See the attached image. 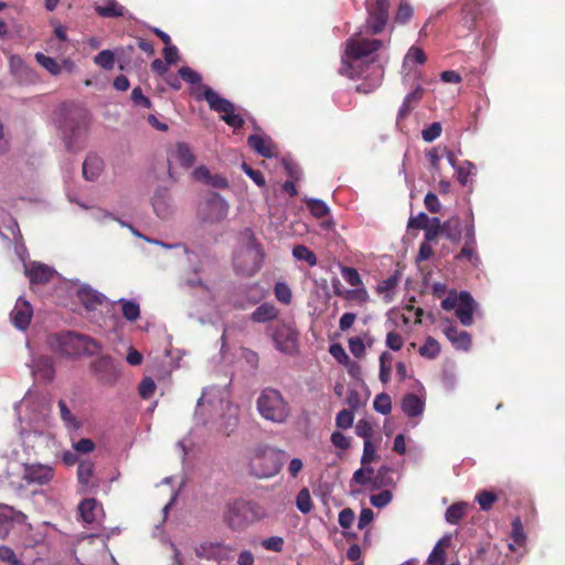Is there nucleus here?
<instances>
[{
	"instance_id": "f257e3e1",
	"label": "nucleus",
	"mask_w": 565,
	"mask_h": 565,
	"mask_svg": "<svg viewBox=\"0 0 565 565\" xmlns=\"http://www.w3.org/2000/svg\"><path fill=\"white\" fill-rule=\"evenodd\" d=\"M365 24L344 43L339 73L350 78L363 76L364 66L374 64V54L384 45L381 40L369 35L383 31L387 23L390 0H366Z\"/></svg>"
},
{
	"instance_id": "f03ea898",
	"label": "nucleus",
	"mask_w": 565,
	"mask_h": 565,
	"mask_svg": "<svg viewBox=\"0 0 565 565\" xmlns=\"http://www.w3.org/2000/svg\"><path fill=\"white\" fill-rule=\"evenodd\" d=\"M215 429L231 435L237 427L239 422L238 406L228 401V392L224 387L210 386L203 390L201 397L198 399L194 418L200 425H214Z\"/></svg>"
},
{
	"instance_id": "7ed1b4c3",
	"label": "nucleus",
	"mask_w": 565,
	"mask_h": 565,
	"mask_svg": "<svg viewBox=\"0 0 565 565\" xmlns=\"http://www.w3.org/2000/svg\"><path fill=\"white\" fill-rule=\"evenodd\" d=\"M56 126L66 149L73 151L86 131L87 113L77 106H65L58 110Z\"/></svg>"
},
{
	"instance_id": "20e7f679",
	"label": "nucleus",
	"mask_w": 565,
	"mask_h": 565,
	"mask_svg": "<svg viewBox=\"0 0 565 565\" xmlns=\"http://www.w3.org/2000/svg\"><path fill=\"white\" fill-rule=\"evenodd\" d=\"M50 348L67 358L95 355L100 345L92 338L72 331L54 333L49 337Z\"/></svg>"
},
{
	"instance_id": "39448f33",
	"label": "nucleus",
	"mask_w": 565,
	"mask_h": 565,
	"mask_svg": "<svg viewBox=\"0 0 565 565\" xmlns=\"http://www.w3.org/2000/svg\"><path fill=\"white\" fill-rule=\"evenodd\" d=\"M259 416L273 424H285L291 416V406L284 394L274 387H265L256 399Z\"/></svg>"
},
{
	"instance_id": "423d86ee",
	"label": "nucleus",
	"mask_w": 565,
	"mask_h": 565,
	"mask_svg": "<svg viewBox=\"0 0 565 565\" xmlns=\"http://www.w3.org/2000/svg\"><path fill=\"white\" fill-rule=\"evenodd\" d=\"M284 450L268 445H257L249 454V472L258 479H267L276 476L282 467Z\"/></svg>"
},
{
	"instance_id": "0eeeda50",
	"label": "nucleus",
	"mask_w": 565,
	"mask_h": 565,
	"mask_svg": "<svg viewBox=\"0 0 565 565\" xmlns=\"http://www.w3.org/2000/svg\"><path fill=\"white\" fill-rule=\"evenodd\" d=\"M242 235L246 243L234 255V268L243 276H253L262 267L264 252L250 228H245Z\"/></svg>"
},
{
	"instance_id": "6e6552de",
	"label": "nucleus",
	"mask_w": 565,
	"mask_h": 565,
	"mask_svg": "<svg viewBox=\"0 0 565 565\" xmlns=\"http://www.w3.org/2000/svg\"><path fill=\"white\" fill-rule=\"evenodd\" d=\"M74 561L77 565H107V562L115 563L114 556L109 553L105 539L89 535L81 540L74 550Z\"/></svg>"
},
{
	"instance_id": "1a4fd4ad",
	"label": "nucleus",
	"mask_w": 565,
	"mask_h": 565,
	"mask_svg": "<svg viewBox=\"0 0 565 565\" xmlns=\"http://www.w3.org/2000/svg\"><path fill=\"white\" fill-rule=\"evenodd\" d=\"M441 308L446 311L455 310V315L460 323L469 327L473 323V315L478 311L479 305L470 292L450 290L441 301Z\"/></svg>"
},
{
	"instance_id": "9d476101",
	"label": "nucleus",
	"mask_w": 565,
	"mask_h": 565,
	"mask_svg": "<svg viewBox=\"0 0 565 565\" xmlns=\"http://www.w3.org/2000/svg\"><path fill=\"white\" fill-rule=\"evenodd\" d=\"M263 515L257 503L236 500L226 508L224 520L232 530H243Z\"/></svg>"
},
{
	"instance_id": "9b49d317",
	"label": "nucleus",
	"mask_w": 565,
	"mask_h": 565,
	"mask_svg": "<svg viewBox=\"0 0 565 565\" xmlns=\"http://www.w3.org/2000/svg\"><path fill=\"white\" fill-rule=\"evenodd\" d=\"M203 96L210 108L220 113L222 120L228 126L235 129L243 126L244 119L241 114L236 113L235 105L232 102L221 97L215 90L206 86L203 87Z\"/></svg>"
},
{
	"instance_id": "f8f14e48",
	"label": "nucleus",
	"mask_w": 565,
	"mask_h": 565,
	"mask_svg": "<svg viewBox=\"0 0 565 565\" xmlns=\"http://www.w3.org/2000/svg\"><path fill=\"white\" fill-rule=\"evenodd\" d=\"M230 204L220 194L213 193L210 198L200 203L198 218L202 223H220L228 215Z\"/></svg>"
},
{
	"instance_id": "ddd939ff",
	"label": "nucleus",
	"mask_w": 565,
	"mask_h": 565,
	"mask_svg": "<svg viewBox=\"0 0 565 565\" xmlns=\"http://www.w3.org/2000/svg\"><path fill=\"white\" fill-rule=\"evenodd\" d=\"M234 551L233 546L220 542H203L194 548L199 558L217 563L232 561Z\"/></svg>"
},
{
	"instance_id": "4468645a",
	"label": "nucleus",
	"mask_w": 565,
	"mask_h": 565,
	"mask_svg": "<svg viewBox=\"0 0 565 565\" xmlns=\"http://www.w3.org/2000/svg\"><path fill=\"white\" fill-rule=\"evenodd\" d=\"M54 476V470L49 465L29 463L23 468V480L26 484L44 486L47 484Z\"/></svg>"
},
{
	"instance_id": "2eb2a0df",
	"label": "nucleus",
	"mask_w": 565,
	"mask_h": 565,
	"mask_svg": "<svg viewBox=\"0 0 565 565\" xmlns=\"http://www.w3.org/2000/svg\"><path fill=\"white\" fill-rule=\"evenodd\" d=\"M22 408H31V414L29 415L28 419L31 422H38L46 415L49 405L44 398L28 393L23 399L15 405V411L19 418L21 417Z\"/></svg>"
},
{
	"instance_id": "dca6fc26",
	"label": "nucleus",
	"mask_w": 565,
	"mask_h": 565,
	"mask_svg": "<svg viewBox=\"0 0 565 565\" xmlns=\"http://www.w3.org/2000/svg\"><path fill=\"white\" fill-rule=\"evenodd\" d=\"M153 212L161 220H168L174 212L171 194L167 188H159L151 199Z\"/></svg>"
},
{
	"instance_id": "f3484780",
	"label": "nucleus",
	"mask_w": 565,
	"mask_h": 565,
	"mask_svg": "<svg viewBox=\"0 0 565 565\" xmlns=\"http://www.w3.org/2000/svg\"><path fill=\"white\" fill-rule=\"evenodd\" d=\"M33 376L41 382H52L55 376L54 360L49 355H38L31 361Z\"/></svg>"
},
{
	"instance_id": "a211bd4d",
	"label": "nucleus",
	"mask_w": 565,
	"mask_h": 565,
	"mask_svg": "<svg viewBox=\"0 0 565 565\" xmlns=\"http://www.w3.org/2000/svg\"><path fill=\"white\" fill-rule=\"evenodd\" d=\"M33 316V309L29 301H26L24 298L19 297L14 308L12 309L10 313L11 321L13 326L19 330H26L31 318Z\"/></svg>"
},
{
	"instance_id": "6ab92c4d",
	"label": "nucleus",
	"mask_w": 565,
	"mask_h": 565,
	"mask_svg": "<svg viewBox=\"0 0 565 565\" xmlns=\"http://www.w3.org/2000/svg\"><path fill=\"white\" fill-rule=\"evenodd\" d=\"M78 512L83 522L90 525L100 523L104 518L103 507L93 498L84 499L78 505Z\"/></svg>"
},
{
	"instance_id": "aec40b11",
	"label": "nucleus",
	"mask_w": 565,
	"mask_h": 565,
	"mask_svg": "<svg viewBox=\"0 0 565 565\" xmlns=\"http://www.w3.org/2000/svg\"><path fill=\"white\" fill-rule=\"evenodd\" d=\"M93 371L104 383H113L117 377L118 370L110 356H100L92 364Z\"/></svg>"
},
{
	"instance_id": "412c9836",
	"label": "nucleus",
	"mask_w": 565,
	"mask_h": 565,
	"mask_svg": "<svg viewBox=\"0 0 565 565\" xmlns=\"http://www.w3.org/2000/svg\"><path fill=\"white\" fill-rule=\"evenodd\" d=\"M24 269L31 284H45L56 274L54 268L38 262L25 264Z\"/></svg>"
},
{
	"instance_id": "4be33fe9",
	"label": "nucleus",
	"mask_w": 565,
	"mask_h": 565,
	"mask_svg": "<svg viewBox=\"0 0 565 565\" xmlns=\"http://www.w3.org/2000/svg\"><path fill=\"white\" fill-rule=\"evenodd\" d=\"M248 146L258 154L265 158H273L276 156V145L271 138L264 134L250 135L247 139Z\"/></svg>"
},
{
	"instance_id": "5701e85b",
	"label": "nucleus",
	"mask_w": 565,
	"mask_h": 565,
	"mask_svg": "<svg viewBox=\"0 0 565 565\" xmlns=\"http://www.w3.org/2000/svg\"><path fill=\"white\" fill-rule=\"evenodd\" d=\"M169 159L175 160L183 168H190L195 162V156L191 146L186 142L179 141L168 152Z\"/></svg>"
},
{
	"instance_id": "b1692460",
	"label": "nucleus",
	"mask_w": 565,
	"mask_h": 565,
	"mask_svg": "<svg viewBox=\"0 0 565 565\" xmlns=\"http://www.w3.org/2000/svg\"><path fill=\"white\" fill-rule=\"evenodd\" d=\"M94 463L89 460H82L77 468V478L83 492H92L98 487V483L93 482Z\"/></svg>"
},
{
	"instance_id": "393cba45",
	"label": "nucleus",
	"mask_w": 565,
	"mask_h": 565,
	"mask_svg": "<svg viewBox=\"0 0 565 565\" xmlns=\"http://www.w3.org/2000/svg\"><path fill=\"white\" fill-rule=\"evenodd\" d=\"M276 348L281 352H290L296 344L297 334L290 329L282 327L273 334Z\"/></svg>"
},
{
	"instance_id": "a878e982",
	"label": "nucleus",
	"mask_w": 565,
	"mask_h": 565,
	"mask_svg": "<svg viewBox=\"0 0 565 565\" xmlns=\"http://www.w3.org/2000/svg\"><path fill=\"white\" fill-rule=\"evenodd\" d=\"M445 335L457 350L468 351L471 347V337L467 331H459L449 326L444 330Z\"/></svg>"
},
{
	"instance_id": "bb28decb",
	"label": "nucleus",
	"mask_w": 565,
	"mask_h": 565,
	"mask_svg": "<svg viewBox=\"0 0 565 565\" xmlns=\"http://www.w3.org/2000/svg\"><path fill=\"white\" fill-rule=\"evenodd\" d=\"M104 170V161L95 153H89L83 162V175L88 181L98 179Z\"/></svg>"
},
{
	"instance_id": "cd10ccee",
	"label": "nucleus",
	"mask_w": 565,
	"mask_h": 565,
	"mask_svg": "<svg viewBox=\"0 0 565 565\" xmlns=\"http://www.w3.org/2000/svg\"><path fill=\"white\" fill-rule=\"evenodd\" d=\"M279 310L275 305L264 302L258 306L250 315V319L257 323H266L278 317Z\"/></svg>"
},
{
	"instance_id": "c85d7f7f",
	"label": "nucleus",
	"mask_w": 565,
	"mask_h": 565,
	"mask_svg": "<svg viewBox=\"0 0 565 565\" xmlns=\"http://www.w3.org/2000/svg\"><path fill=\"white\" fill-rule=\"evenodd\" d=\"M425 402L415 394H407L402 399V409L408 417L422 416Z\"/></svg>"
},
{
	"instance_id": "c756f323",
	"label": "nucleus",
	"mask_w": 565,
	"mask_h": 565,
	"mask_svg": "<svg viewBox=\"0 0 565 565\" xmlns=\"http://www.w3.org/2000/svg\"><path fill=\"white\" fill-rule=\"evenodd\" d=\"M451 541V535L447 534L444 535L434 546L433 551L430 552L427 563L429 565H445L446 561V552L445 547L449 545Z\"/></svg>"
},
{
	"instance_id": "7c9ffc66",
	"label": "nucleus",
	"mask_w": 565,
	"mask_h": 565,
	"mask_svg": "<svg viewBox=\"0 0 565 565\" xmlns=\"http://www.w3.org/2000/svg\"><path fill=\"white\" fill-rule=\"evenodd\" d=\"M14 519L22 521L25 515L21 512H14L11 508L0 511V539H4L9 534Z\"/></svg>"
},
{
	"instance_id": "2f4dec72",
	"label": "nucleus",
	"mask_w": 565,
	"mask_h": 565,
	"mask_svg": "<svg viewBox=\"0 0 565 565\" xmlns=\"http://www.w3.org/2000/svg\"><path fill=\"white\" fill-rule=\"evenodd\" d=\"M95 11L103 18L122 17L125 8L116 0H105L95 6Z\"/></svg>"
},
{
	"instance_id": "473e14b6",
	"label": "nucleus",
	"mask_w": 565,
	"mask_h": 565,
	"mask_svg": "<svg viewBox=\"0 0 565 565\" xmlns=\"http://www.w3.org/2000/svg\"><path fill=\"white\" fill-rule=\"evenodd\" d=\"M78 298L81 302L89 310L95 309L97 305L103 303V301L105 300L104 295L89 287H83L82 289H79Z\"/></svg>"
},
{
	"instance_id": "72a5a7b5",
	"label": "nucleus",
	"mask_w": 565,
	"mask_h": 565,
	"mask_svg": "<svg viewBox=\"0 0 565 565\" xmlns=\"http://www.w3.org/2000/svg\"><path fill=\"white\" fill-rule=\"evenodd\" d=\"M60 416L64 426L68 431H77L82 427V423L77 417L70 411L66 403L63 399L58 401Z\"/></svg>"
},
{
	"instance_id": "f704fd0d",
	"label": "nucleus",
	"mask_w": 565,
	"mask_h": 565,
	"mask_svg": "<svg viewBox=\"0 0 565 565\" xmlns=\"http://www.w3.org/2000/svg\"><path fill=\"white\" fill-rule=\"evenodd\" d=\"M443 234L452 243H459L461 239V221L458 216H452L443 224Z\"/></svg>"
},
{
	"instance_id": "c9c22d12",
	"label": "nucleus",
	"mask_w": 565,
	"mask_h": 565,
	"mask_svg": "<svg viewBox=\"0 0 565 565\" xmlns=\"http://www.w3.org/2000/svg\"><path fill=\"white\" fill-rule=\"evenodd\" d=\"M457 172V180L461 185H467L470 181V178L473 177L477 172V168L475 163L471 161L465 160L461 163H459L458 168L456 169Z\"/></svg>"
},
{
	"instance_id": "e433bc0d",
	"label": "nucleus",
	"mask_w": 565,
	"mask_h": 565,
	"mask_svg": "<svg viewBox=\"0 0 565 565\" xmlns=\"http://www.w3.org/2000/svg\"><path fill=\"white\" fill-rule=\"evenodd\" d=\"M467 503L458 502L451 504L445 513V519L449 524H457L466 514Z\"/></svg>"
},
{
	"instance_id": "4c0bfd02",
	"label": "nucleus",
	"mask_w": 565,
	"mask_h": 565,
	"mask_svg": "<svg viewBox=\"0 0 565 565\" xmlns=\"http://www.w3.org/2000/svg\"><path fill=\"white\" fill-rule=\"evenodd\" d=\"M36 62L44 67L50 74L56 76L61 74L62 66L53 57L46 56L43 53L35 54Z\"/></svg>"
},
{
	"instance_id": "58836bf2",
	"label": "nucleus",
	"mask_w": 565,
	"mask_h": 565,
	"mask_svg": "<svg viewBox=\"0 0 565 565\" xmlns=\"http://www.w3.org/2000/svg\"><path fill=\"white\" fill-rule=\"evenodd\" d=\"M292 256L297 260L306 262L309 266L317 265V256L305 245H297L292 249Z\"/></svg>"
},
{
	"instance_id": "ea45409f",
	"label": "nucleus",
	"mask_w": 565,
	"mask_h": 565,
	"mask_svg": "<svg viewBox=\"0 0 565 565\" xmlns=\"http://www.w3.org/2000/svg\"><path fill=\"white\" fill-rule=\"evenodd\" d=\"M373 77L371 79V83H362L356 87L358 90L363 93H370L374 90L377 86L381 84V79L383 76V67L382 65H374L373 66Z\"/></svg>"
},
{
	"instance_id": "a19ab883",
	"label": "nucleus",
	"mask_w": 565,
	"mask_h": 565,
	"mask_svg": "<svg viewBox=\"0 0 565 565\" xmlns=\"http://www.w3.org/2000/svg\"><path fill=\"white\" fill-rule=\"evenodd\" d=\"M306 203L310 213L318 218L327 216L330 212L328 205L322 200L306 199Z\"/></svg>"
},
{
	"instance_id": "79ce46f5",
	"label": "nucleus",
	"mask_w": 565,
	"mask_h": 565,
	"mask_svg": "<svg viewBox=\"0 0 565 565\" xmlns=\"http://www.w3.org/2000/svg\"><path fill=\"white\" fill-rule=\"evenodd\" d=\"M440 353V345L434 338L428 337L419 348V354L427 359H435Z\"/></svg>"
},
{
	"instance_id": "37998d69",
	"label": "nucleus",
	"mask_w": 565,
	"mask_h": 565,
	"mask_svg": "<svg viewBox=\"0 0 565 565\" xmlns=\"http://www.w3.org/2000/svg\"><path fill=\"white\" fill-rule=\"evenodd\" d=\"M296 507L303 514H307L312 510L311 495L307 488H303L298 492L296 497Z\"/></svg>"
},
{
	"instance_id": "c03bdc74",
	"label": "nucleus",
	"mask_w": 565,
	"mask_h": 565,
	"mask_svg": "<svg viewBox=\"0 0 565 565\" xmlns=\"http://www.w3.org/2000/svg\"><path fill=\"white\" fill-rule=\"evenodd\" d=\"M122 316L129 320L135 321L140 316L139 305L134 300L120 299Z\"/></svg>"
},
{
	"instance_id": "a18cd8bd",
	"label": "nucleus",
	"mask_w": 565,
	"mask_h": 565,
	"mask_svg": "<svg viewBox=\"0 0 565 565\" xmlns=\"http://www.w3.org/2000/svg\"><path fill=\"white\" fill-rule=\"evenodd\" d=\"M477 244H469L465 243L463 247L461 248L460 253L456 256V259H463L466 258L469 260L473 266H478L480 264V258L476 250Z\"/></svg>"
},
{
	"instance_id": "49530a36",
	"label": "nucleus",
	"mask_w": 565,
	"mask_h": 565,
	"mask_svg": "<svg viewBox=\"0 0 565 565\" xmlns=\"http://www.w3.org/2000/svg\"><path fill=\"white\" fill-rule=\"evenodd\" d=\"M94 62L104 70H113L115 66V54L110 50H103L94 57Z\"/></svg>"
},
{
	"instance_id": "de8ad7c7",
	"label": "nucleus",
	"mask_w": 565,
	"mask_h": 565,
	"mask_svg": "<svg viewBox=\"0 0 565 565\" xmlns=\"http://www.w3.org/2000/svg\"><path fill=\"white\" fill-rule=\"evenodd\" d=\"M425 239L435 241L439 233H443V224L438 217H430L425 226Z\"/></svg>"
},
{
	"instance_id": "09e8293b",
	"label": "nucleus",
	"mask_w": 565,
	"mask_h": 565,
	"mask_svg": "<svg viewBox=\"0 0 565 565\" xmlns=\"http://www.w3.org/2000/svg\"><path fill=\"white\" fill-rule=\"evenodd\" d=\"M426 61V55L424 51L419 47L412 46L404 57V66H408L411 64H424Z\"/></svg>"
},
{
	"instance_id": "8fccbe9b",
	"label": "nucleus",
	"mask_w": 565,
	"mask_h": 565,
	"mask_svg": "<svg viewBox=\"0 0 565 565\" xmlns=\"http://www.w3.org/2000/svg\"><path fill=\"white\" fill-rule=\"evenodd\" d=\"M379 455L376 454V448L372 440H365L363 444V454L361 457L362 466H366L371 462L379 460Z\"/></svg>"
},
{
	"instance_id": "3c124183",
	"label": "nucleus",
	"mask_w": 565,
	"mask_h": 565,
	"mask_svg": "<svg viewBox=\"0 0 565 565\" xmlns=\"http://www.w3.org/2000/svg\"><path fill=\"white\" fill-rule=\"evenodd\" d=\"M391 472V468L387 466H382L376 476L372 479V489H380L382 487L388 486L392 483V480L387 478V475Z\"/></svg>"
},
{
	"instance_id": "603ef678",
	"label": "nucleus",
	"mask_w": 565,
	"mask_h": 565,
	"mask_svg": "<svg viewBox=\"0 0 565 565\" xmlns=\"http://www.w3.org/2000/svg\"><path fill=\"white\" fill-rule=\"evenodd\" d=\"M373 407L377 413L382 415L390 414L392 409L390 396L385 393L379 394L373 402Z\"/></svg>"
},
{
	"instance_id": "864d4df0",
	"label": "nucleus",
	"mask_w": 565,
	"mask_h": 565,
	"mask_svg": "<svg viewBox=\"0 0 565 565\" xmlns=\"http://www.w3.org/2000/svg\"><path fill=\"white\" fill-rule=\"evenodd\" d=\"M354 422V414L350 409H342L335 416V425L340 429H348L352 427Z\"/></svg>"
},
{
	"instance_id": "5fc2aeb1",
	"label": "nucleus",
	"mask_w": 565,
	"mask_h": 565,
	"mask_svg": "<svg viewBox=\"0 0 565 565\" xmlns=\"http://www.w3.org/2000/svg\"><path fill=\"white\" fill-rule=\"evenodd\" d=\"M511 540H513L514 543L520 546L525 545L526 535L524 533L522 522L519 518L514 519L512 522Z\"/></svg>"
},
{
	"instance_id": "6e6d98bb",
	"label": "nucleus",
	"mask_w": 565,
	"mask_h": 565,
	"mask_svg": "<svg viewBox=\"0 0 565 565\" xmlns=\"http://www.w3.org/2000/svg\"><path fill=\"white\" fill-rule=\"evenodd\" d=\"M274 294L277 300L281 303H290L292 295L289 286L286 282H277L274 288Z\"/></svg>"
},
{
	"instance_id": "4d7b16f0",
	"label": "nucleus",
	"mask_w": 565,
	"mask_h": 565,
	"mask_svg": "<svg viewBox=\"0 0 565 565\" xmlns=\"http://www.w3.org/2000/svg\"><path fill=\"white\" fill-rule=\"evenodd\" d=\"M0 561L9 565H24V563L17 557L14 551L6 545L0 546Z\"/></svg>"
},
{
	"instance_id": "13d9d810",
	"label": "nucleus",
	"mask_w": 565,
	"mask_h": 565,
	"mask_svg": "<svg viewBox=\"0 0 565 565\" xmlns=\"http://www.w3.org/2000/svg\"><path fill=\"white\" fill-rule=\"evenodd\" d=\"M392 361V355L383 352L380 356V380L385 384L388 382L391 367L387 365Z\"/></svg>"
},
{
	"instance_id": "bf43d9fd",
	"label": "nucleus",
	"mask_w": 565,
	"mask_h": 565,
	"mask_svg": "<svg viewBox=\"0 0 565 565\" xmlns=\"http://www.w3.org/2000/svg\"><path fill=\"white\" fill-rule=\"evenodd\" d=\"M443 131V127L440 122H433L427 128L423 129L422 137L426 142H433L436 140Z\"/></svg>"
},
{
	"instance_id": "052dcab7",
	"label": "nucleus",
	"mask_w": 565,
	"mask_h": 565,
	"mask_svg": "<svg viewBox=\"0 0 565 565\" xmlns=\"http://www.w3.org/2000/svg\"><path fill=\"white\" fill-rule=\"evenodd\" d=\"M341 274L343 279L352 287H358L362 284L360 274L352 267H342Z\"/></svg>"
},
{
	"instance_id": "680f3d73",
	"label": "nucleus",
	"mask_w": 565,
	"mask_h": 565,
	"mask_svg": "<svg viewBox=\"0 0 565 565\" xmlns=\"http://www.w3.org/2000/svg\"><path fill=\"white\" fill-rule=\"evenodd\" d=\"M476 500L479 503L481 510L488 511L497 500V497L490 491H481L477 494Z\"/></svg>"
},
{
	"instance_id": "e2e57ef3",
	"label": "nucleus",
	"mask_w": 565,
	"mask_h": 565,
	"mask_svg": "<svg viewBox=\"0 0 565 565\" xmlns=\"http://www.w3.org/2000/svg\"><path fill=\"white\" fill-rule=\"evenodd\" d=\"M392 499H393V497H392L391 491L383 490L377 494L371 495L370 502L373 507L380 509V508L386 507L392 501Z\"/></svg>"
},
{
	"instance_id": "0e129e2a",
	"label": "nucleus",
	"mask_w": 565,
	"mask_h": 565,
	"mask_svg": "<svg viewBox=\"0 0 565 565\" xmlns=\"http://www.w3.org/2000/svg\"><path fill=\"white\" fill-rule=\"evenodd\" d=\"M260 544L267 551L281 552L285 541L281 536H270L264 539Z\"/></svg>"
},
{
	"instance_id": "69168bd1",
	"label": "nucleus",
	"mask_w": 565,
	"mask_h": 565,
	"mask_svg": "<svg viewBox=\"0 0 565 565\" xmlns=\"http://www.w3.org/2000/svg\"><path fill=\"white\" fill-rule=\"evenodd\" d=\"M331 444L340 449V450H347L351 446V440L349 437H347L341 431H333L330 437Z\"/></svg>"
},
{
	"instance_id": "338daca9",
	"label": "nucleus",
	"mask_w": 565,
	"mask_h": 565,
	"mask_svg": "<svg viewBox=\"0 0 565 565\" xmlns=\"http://www.w3.org/2000/svg\"><path fill=\"white\" fill-rule=\"evenodd\" d=\"M373 427L366 419H360L355 425V434L365 440H371Z\"/></svg>"
},
{
	"instance_id": "774afa93",
	"label": "nucleus",
	"mask_w": 565,
	"mask_h": 565,
	"mask_svg": "<svg viewBox=\"0 0 565 565\" xmlns=\"http://www.w3.org/2000/svg\"><path fill=\"white\" fill-rule=\"evenodd\" d=\"M355 520V514L352 509L345 508L340 511L338 522L341 527L349 529L352 526Z\"/></svg>"
}]
</instances>
